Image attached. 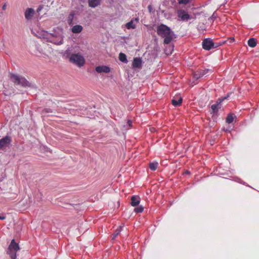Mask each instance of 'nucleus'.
<instances>
[{"label": "nucleus", "mask_w": 259, "mask_h": 259, "mask_svg": "<svg viewBox=\"0 0 259 259\" xmlns=\"http://www.w3.org/2000/svg\"><path fill=\"white\" fill-rule=\"evenodd\" d=\"M123 226H119L112 235V239L114 240L122 231Z\"/></svg>", "instance_id": "6ab92c4d"}, {"label": "nucleus", "mask_w": 259, "mask_h": 259, "mask_svg": "<svg viewBox=\"0 0 259 259\" xmlns=\"http://www.w3.org/2000/svg\"><path fill=\"white\" fill-rule=\"evenodd\" d=\"M119 59L123 63H126L127 62L126 56L124 53H120L119 55Z\"/></svg>", "instance_id": "4be33fe9"}, {"label": "nucleus", "mask_w": 259, "mask_h": 259, "mask_svg": "<svg viewBox=\"0 0 259 259\" xmlns=\"http://www.w3.org/2000/svg\"><path fill=\"white\" fill-rule=\"evenodd\" d=\"M144 208L142 205L138 206L134 209V211L136 213H141L143 211Z\"/></svg>", "instance_id": "bb28decb"}, {"label": "nucleus", "mask_w": 259, "mask_h": 259, "mask_svg": "<svg viewBox=\"0 0 259 259\" xmlns=\"http://www.w3.org/2000/svg\"><path fill=\"white\" fill-rule=\"evenodd\" d=\"M248 45L251 48H254L256 46L257 40L255 38H250L248 40Z\"/></svg>", "instance_id": "a211bd4d"}, {"label": "nucleus", "mask_w": 259, "mask_h": 259, "mask_svg": "<svg viewBox=\"0 0 259 259\" xmlns=\"http://www.w3.org/2000/svg\"><path fill=\"white\" fill-rule=\"evenodd\" d=\"M10 78L16 84L21 85L23 87L29 86V82L24 77L15 74H11Z\"/></svg>", "instance_id": "f03ea898"}, {"label": "nucleus", "mask_w": 259, "mask_h": 259, "mask_svg": "<svg viewBox=\"0 0 259 259\" xmlns=\"http://www.w3.org/2000/svg\"><path fill=\"white\" fill-rule=\"evenodd\" d=\"M211 71V70L208 69H205L204 70H201L196 71L193 74V78L195 79H198L201 77H202L208 72Z\"/></svg>", "instance_id": "1a4fd4ad"}, {"label": "nucleus", "mask_w": 259, "mask_h": 259, "mask_svg": "<svg viewBox=\"0 0 259 259\" xmlns=\"http://www.w3.org/2000/svg\"><path fill=\"white\" fill-rule=\"evenodd\" d=\"M59 40H60V39L58 38H54L51 40H48V41L53 43L57 45H61L63 43V36H62V40L61 41V43H59L58 41H59Z\"/></svg>", "instance_id": "412c9836"}, {"label": "nucleus", "mask_w": 259, "mask_h": 259, "mask_svg": "<svg viewBox=\"0 0 259 259\" xmlns=\"http://www.w3.org/2000/svg\"><path fill=\"white\" fill-rule=\"evenodd\" d=\"M151 6H148V9H149L150 11H151Z\"/></svg>", "instance_id": "4c0bfd02"}, {"label": "nucleus", "mask_w": 259, "mask_h": 259, "mask_svg": "<svg viewBox=\"0 0 259 259\" xmlns=\"http://www.w3.org/2000/svg\"><path fill=\"white\" fill-rule=\"evenodd\" d=\"M227 41L229 43V44H232L233 42H234L235 41V38L234 37H230Z\"/></svg>", "instance_id": "2f4dec72"}, {"label": "nucleus", "mask_w": 259, "mask_h": 259, "mask_svg": "<svg viewBox=\"0 0 259 259\" xmlns=\"http://www.w3.org/2000/svg\"><path fill=\"white\" fill-rule=\"evenodd\" d=\"M219 46V45H216L210 38H206L203 39L202 41V48L204 50L209 51L212 49H215Z\"/></svg>", "instance_id": "423d86ee"}, {"label": "nucleus", "mask_w": 259, "mask_h": 259, "mask_svg": "<svg viewBox=\"0 0 259 259\" xmlns=\"http://www.w3.org/2000/svg\"><path fill=\"white\" fill-rule=\"evenodd\" d=\"M231 94V93H228V94H227V95L226 96H225V97H222V98H223V100L224 101L225 100L227 99L229 97V96H230V94Z\"/></svg>", "instance_id": "72a5a7b5"}, {"label": "nucleus", "mask_w": 259, "mask_h": 259, "mask_svg": "<svg viewBox=\"0 0 259 259\" xmlns=\"http://www.w3.org/2000/svg\"><path fill=\"white\" fill-rule=\"evenodd\" d=\"M158 165V164L156 162H151L149 164V168L153 171L155 170L157 168Z\"/></svg>", "instance_id": "393cba45"}, {"label": "nucleus", "mask_w": 259, "mask_h": 259, "mask_svg": "<svg viewBox=\"0 0 259 259\" xmlns=\"http://www.w3.org/2000/svg\"><path fill=\"white\" fill-rule=\"evenodd\" d=\"M75 13L74 11H72L67 18V22L69 25H71L72 24L73 20L74 17Z\"/></svg>", "instance_id": "aec40b11"}, {"label": "nucleus", "mask_w": 259, "mask_h": 259, "mask_svg": "<svg viewBox=\"0 0 259 259\" xmlns=\"http://www.w3.org/2000/svg\"><path fill=\"white\" fill-rule=\"evenodd\" d=\"M125 26L127 29H135L136 28V25L134 23L133 20H131L125 24Z\"/></svg>", "instance_id": "5701e85b"}, {"label": "nucleus", "mask_w": 259, "mask_h": 259, "mask_svg": "<svg viewBox=\"0 0 259 259\" xmlns=\"http://www.w3.org/2000/svg\"><path fill=\"white\" fill-rule=\"evenodd\" d=\"M234 181L236 182H237L239 183L242 184L243 185H245V182H243L240 179L238 178H235L234 179Z\"/></svg>", "instance_id": "7c9ffc66"}, {"label": "nucleus", "mask_w": 259, "mask_h": 259, "mask_svg": "<svg viewBox=\"0 0 259 259\" xmlns=\"http://www.w3.org/2000/svg\"><path fill=\"white\" fill-rule=\"evenodd\" d=\"M101 0H88L89 6L90 7L95 8L101 4Z\"/></svg>", "instance_id": "2eb2a0df"}, {"label": "nucleus", "mask_w": 259, "mask_h": 259, "mask_svg": "<svg viewBox=\"0 0 259 259\" xmlns=\"http://www.w3.org/2000/svg\"><path fill=\"white\" fill-rule=\"evenodd\" d=\"M127 124L129 125V126H132V121L131 120H128L127 121Z\"/></svg>", "instance_id": "c9c22d12"}, {"label": "nucleus", "mask_w": 259, "mask_h": 259, "mask_svg": "<svg viewBox=\"0 0 259 259\" xmlns=\"http://www.w3.org/2000/svg\"><path fill=\"white\" fill-rule=\"evenodd\" d=\"M156 32L160 37L164 38L163 43L168 45L170 43L176 35L169 27L161 24L157 27Z\"/></svg>", "instance_id": "f257e3e1"}, {"label": "nucleus", "mask_w": 259, "mask_h": 259, "mask_svg": "<svg viewBox=\"0 0 259 259\" xmlns=\"http://www.w3.org/2000/svg\"><path fill=\"white\" fill-rule=\"evenodd\" d=\"M142 59L140 58H135L134 59L132 66L134 68H139L142 66Z\"/></svg>", "instance_id": "f8f14e48"}, {"label": "nucleus", "mask_w": 259, "mask_h": 259, "mask_svg": "<svg viewBox=\"0 0 259 259\" xmlns=\"http://www.w3.org/2000/svg\"><path fill=\"white\" fill-rule=\"evenodd\" d=\"M234 119V117L233 114H229L226 118V122L228 123H231Z\"/></svg>", "instance_id": "b1692460"}, {"label": "nucleus", "mask_w": 259, "mask_h": 259, "mask_svg": "<svg viewBox=\"0 0 259 259\" xmlns=\"http://www.w3.org/2000/svg\"><path fill=\"white\" fill-rule=\"evenodd\" d=\"M221 108V107L216 103L210 106L211 110L210 111V113L212 115H217L219 109Z\"/></svg>", "instance_id": "ddd939ff"}, {"label": "nucleus", "mask_w": 259, "mask_h": 259, "mask_svg": "<svg viewBox=\"0 0 259 259\" xmlns=\"http://www.w3.org/2000/svg\"><path fill=\"white\" fill-rule=\"evenodd\" d=\"M177 15L179 20L182 21H187L191 19V17L184 10H178L177 11Z\"/></svg>", "instance_id": "6e6552de"}, {"label": "nucleus", "mask_w": 259, "mask_h": 259, "mask_svg": "<svg viewBox=\"0 0 259 259\" xmlns=\"http://www.w3.org/2000/svg\"><path fill=\"white\" fill-rule=\"evenodd\" d=\"M6 219V217L4 214H0V220H4Z\"/></svg>", "instance_id": "f704fd0d"}, {"label": "nucleus", "mask_w": 259, "mask_h": 259, "mask_svg": "<svg viewBox=\"0 0 259 259\" xmlns=\"http://www.w3.org/2000/svg\"><path fill=\"white\" fill-rule=\"evenodd\" d=\"M19 249V246L14 239H13L10 244L9 245L7 253L9 254L11 259H16V252Z\"/></svg>", "instance_id": "7ed1b4c3"}, {"label": "nucleus", "mask_w": 259, "mask_h": 259, "mask_svg": "<svg viewBox=\"0 0 259 259\" xmlns=\"http://www.w3.org/2000/svg\"><path fill=\"white\" fill-rule=\"evenodd\" d=\"M69 61L79 67L83 66L85 63L83 57L78 53L72 54L69 57Z\"/></svg>", "instance_id": "20e7f679"}, {"label": "nucleus", "mask_w": 259, "mask_h": 259, "mask_svg": "<svg viewBox=\"0 0 259 259\" xmlns=\"http://www.w3.org/2000/svg\"><path fill=\"white\" fill-rule=\"evenodd\" d=\"M140 202V198L138 196H133L131 198V204L133 206H138Z\"/></svg>", "instance_id": "4468645a"}, {"label": "nucleus", "mask_w": 259, "mask_h": 259, "mask_svg": "<svg viewBox=\"0 0 259 259\" xmlns=\"http://www.w3.org/2000/svg\"><path fill=\"white\" fill-rule=\"evenodd\" d=\"M224 101L222 97L221 98H220L218 99V100L216 102V104H218L219 106H220L221 107L222 106V102Z\"/></svg>", "instance_id": "c85d7f7f"}, {"label": "nucleus", "mask_w": 259, "mask_h": 259, "mask_svg": "<svg viewBox=\"0 0 259 259\" xmlns=\"http://www.w3.org/2000/svg\"><path fill=\"white\" fill-rule=\"evenodd\" d=\"M83 27L80 25H76L72 27V32L74 33H79L82 30Z\"/></svg>", "instance_id": "f3484780"}, {"label": "nucleus", "mask_w": 259, "mask_h": 259, "mask_svg": "<svg viewBox=\"0 0 259 259\" xmlns=\"http://www.w3.org/2000/svg\"><path fill=\"white\" fill-rule=\"evenodd\" d=\"M186 174H190V171H188V170H186V172H185Z\"/></svg>", "instance_id": "58836bf2"}, {"label": "nucleus", "mask_w": 259, "mask_h": 259, "mask_svg": "<svg viewBox=\"0 0 259 259\" xmlns=\"http://www.w3.org/2000/svg\"><path fill=\"white\" fill-rule=\"evenodd\" d=\"M42 36L44 39H46L47 41L51 40L54 38H58L60 39L59 43H61L62 40V35L58 32L54 31L53 33H49L48 31H43L42 33Z\"/></svg>", "instance_id": "39448f33"}, {"label": "nucleus", "mask_w": 259, "mask_h": 259, "mask_svg": "<svg viewBox=\"0 0 259 259\" xmlns=\"http://www.w3.org/2000/svg\"><path fill=\"white\" fill-rule=\"evenodd\" d=\"M178 1H179V3L180 4L186 5L189 2L190 0H178Z\"/></svg>", "instance_id": "c756f323"}, {"label": "nucleus", "mask_w": 259, "mask_h": 259, "mask_svg": "<svg viewBox=\"0 0 259 259\" xmlns=\"http://www.w3.org/2000/svg\"><path fill=\"white\" fill-rule=\"evenodd\" d=\"M135 20L137 21H139V18H136Z\"/></svg>", "instance_id": "ea45409f"}, {"label": "nucleus", "mask_w": 259, "mask_h": 259, "mask_svg": "<svg viewBox=\"0 0 259 259\" xmlns=\"http://www.w3.org/2000/svg\"><path fill=\"white\" fill-rule=\"evenodd\" d=\"M214 13H213V15H212V16H211V17H213V18H215V17H214Z\"/></svg>", "instance_id": "a19ab883"}, {"label": "nucleus", "mask_w": 259, "mask_h": 259, "mask_svg": "<svg viewBox=\"0 0 259 259\" xmlns=\"http://www.w3.org/2000/svg\"><path fill=\"white\" fill-rule=\"evenodd\" d=\"M71 48H68L64 53V54H63V56L66 58H69V57H70V56L71 55Z\"/></svg>", "instance_id": "a878e982"}, {"label": "nucleus", "mask_w": 259, "mask_h": 259, "mask_svg": "<svg viewBox=\"0 0 259 259\" xmlns=\"http://www.w3.org/2000/svg\"><path fill=\"white\" fill-rule=\"evenodd\" d=\"M98 73H109L110 71V68L106 65L97 66L95 68Z\"/></svg>", "instance_id": "9d476101"}, {"label": "nucleus", "mask_w": 259, "mask_h": 259, "mask_svg": "<svg viewBox=\"0 0 259 259\" xmlns=\"http://www.w3.org/2000/svg\"><path fill=\"white\" fill-rule=\"evenodd\" d=\"M182 98L181 97L174 98L171 101L172 104L175 107L180 106L182 104Z\"/></svg>", "instance_id": "dca6fc26"}, {"label": "nucleus", "mask_w": 259, "mask_h": 259, "mask_svg": "<svg viewBox=\"0 0 259 259\" xmlns=\"http://www.w3.org/2000/svg\"><path fill=\"white\" fill-rule=\"evenodd\" d=\"M42 113L43 114L53 113V110L50 108H45L43 109V110L42 111Z\"/></svg>", "instance_id": "cd10ccee"}, {"label": "nucleus", "mask_w": 259, "mask_h": 259, "mask_svg": "<svg viewBox=\"0 0 259 259\" xmlns=\"http://www.w3.org/2000/svg\"><path fill=\"white\" fill-rule=\"evenodd\" d=\"M43 9V6L42 5H40L39 6V7L37 8V10H36V12L37 13H39L40 11H41V10Z\"/></svg>", "instance_id": "473e14b6"}, {"label": "nucleus", "mask_w": 259, "mask_h": 259, "mask_svg": "<svg viewBox=\"0 0 259 259\" xmlns=\"http://www.w3.org/2000/svg\"><path fill=\"white\" fill-rule=\"evenodd\" d=\"M6 4H5L3 6L2 9H3V10H6Z\"/></svg>", "instance_id": "e433bc0d"}, {"label": "nucleus", "mask_w": 259, "mask_h": 259, "mask_svg": "<svg viewBox=\"0 0 259 259\" xmlns=\"http://www.w3.org/2000/svg\"><path fill=\"white\" fill-rule=\"evenodd\" d=\"M34 14V10L32 8H27L24 13L25 17L27 20L31 19Z\"/></svg>", "instance_id": "9b49d317"}, {"label": "nucleus", "mask_w": 259, "mask_h": 259, "mask_svg": "<svg viewBox=\"0 0 259 259\" xmlns=\"http://www.w3.org/2000/svg\"><path fill=\"white\" fill-rule=\"evenodd\" d=\"M12 142V138L10 136L7 135L0 139V150H4L9 147Z\"/></svg>", "instance_id": "0eeeda50"}]
</instances>
